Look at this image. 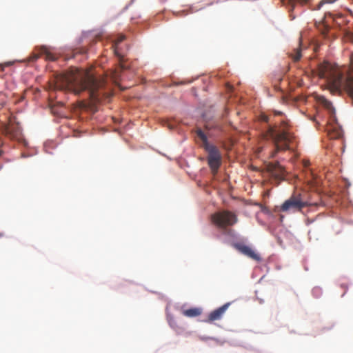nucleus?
I'll list each match as a JSON object with an SVG mask.
<instances>
[{
    "label": "nucleus",
    "instance_id": "f257e3e1",
    "mask_svg": "<svg viewBox=\"0 0 353 353\" xmlns=\"http://www.w3.org/2000/svg\"><path fill=\"white\" fill-rule=\"evenodd\" d=\"M57 83V88L68 90L74 94H79L84 90L88 91V95L93 103H99L110 94L104 92L103 88L105 81L103 78H96L88 70L75 69L70 73L62 75Z\"/></svg>",
    "mask_w": 353,
    "mask_h": 353
},
{
    "label": "nucleus",
    "instance_id": "f03ea898",
    "mask_svg": "<svg viewBox=\"0 0 353 353\" xmlns=\"http://www.w3.org/2000/svg\"><path fill=\"white\" fill-rule=\"evenodd\" d=\"M264 138L272 141L275 147L271 157H274L279 151L287 150L289 149V143L292 138L290 133L288 131V123L282 120L280 125H270L264 134Z\"/></svg>",
    "mask_w": 353,
    "mask_h": 353
},
{
    "label": "nucleus",
    "instance_id": "7ed1b4c3",
    "mask_svg": "<svg viewBox=\"0 0 353 353\" xmlns=\"http://www.w3.org/2000/svg\"><path fill=\"white\" fill-rule=\"evenodd\" d=\"M197 137L202 141V146L208 152V164L213 174H216L222 163V156L219 149L208 141L205 133L200 129L196 130Z\"/></svg>",
    "mask_w": 353,
    "mask_h": 353
},
{
    "label": "nucleus",
    "instance_id": "20e7f679",
    "mask_svg": "<svg viewBox=\"0 0 353 353\" xmlns=\"http://www.w3.org/2000/svg\"><path fill=\"white\" fill-rule=\"evenodd\" d=\"M321 103L322 105L327 110L330 114L326 127L328 135L331 139L340 138L342 136V129L338 123L332 103L324 97L321 99Z\"/></svg>",
    "mask_w": 353,
    "mask_h": 353
},
{
    "label": "nucleus",
    "instance_id": "39448f33",
    "mask_svg": "<svg viewBox=\"0 0 353 353\" xmlns=\"http://www.w3.org/2000/svg\"><path fill=\"white\" fill-rule=\"evenodd\" d=\"M211 221L216 227L225 229L234 225L238 221L237 216L229 210H222L211 215Z\"/></svg>",
    "mask_w": 353,
    "mask_h": 353
},
{
    "label": "nucleus",
    "instance_id": "423d86ee",
    "mask_svg": "<svg viewBox=\"0 0 353 353\" xmlns=\"http://www.w3.org/2000/svg\"><path fill=\"white\" fill-rule=\"evenodd\" d=\"M309 205L308 202L302 201L301 195H292L289 199L286 200L281 206L282 212L292 211L301 212L305 207Z\"/></svg>",
    "mask_w": 353,
    "mask_h": 353
},
{
    "label": "nucleus",
    "instance_id": "0eeeda50",
    "mask_svg": "<svg viewBox=\"0 0 353 353\" xmlns=\"http://www.w3.org/2000/svg\"><path fill=\"white\" fill-rule=\"evenodd\" d=\"M2 133L11 139H18L21 135V127L12 122V121L7 125H4L1 128Z\"/></svg>",
    "mask_w": 353,
    "mask_h": 353
},
{
    "label": "nucleus",
    "instance_id": "6e6552de",
    "mask_svg": "<svg viewBox=\"0 0 353 353\" xmlns=\"http://www.w3.org/2000/svg\"><path fill=\"white\" fill-rule=\"evenodd\" d=\"M266 169L276 179H283L285 170L279 162L268 163Z\"/></svg>",
    "mask_w": 353,
    "mask_h": 353
},
{
    "label": "nucleus",
    "instance_id": "1a4fd4ad",
    "mask_svg": "<svg viewBox=\"0 0 353 353\" xmlns=\"http://www.w3.org/2000/svg\"><path fill=\"white\" fill-rule=\"evenodd\" d=\"M234 246L238 251H239L241 253L243 254L244 255L248 256L249 258H250L254 261H261V259L259 254L256 253L252 249V248H250L248 245H245L244 244H242V243H236V244H234Z\"/></svg>",
    "mask_w": 353,
    "mask_h": 353
},
{
    "label": "nucleus",
    "instance_id": "9d476101",
    "mask_svg": "<svg viewBox=\"0 0 353 353\" xmlns=\"http://www.w3.org/2000/svg\"><path fill=\"white\" fill-rule=\"evenodd\" d=\"M230 303H226L223 305L221 307L212 311L208 316L207 322L212 323L213 321L220 320L224 313L226 312L228 308L229 307Z\"/></svg>",
    "mask_w": 353,
    "mask_h": 353
},
{
    "label": "nucleus",
    "instance_id": "9b49d317",
    "mask_svg": "<svg viewBox=\"0 0 353 353\" xmlns=\"http://www.w3.org/2000/svg\"><path fill=\"white\" fill-rule=\"evenodd\" d=\"M38 54H34L31 57L32 61H36L39 57L44 56L45 59L48 61L56 60V57L52 54L49 49L46 46H41L38 48Z\"/></svg>",
    "mask_w": 353,
    "mask_h": 353
},
{
    "label": "nucleus",
    "instance_id": "f8f14e48",
    "mask_svg": "<svg viewBox=\"0 0 353 353\" xmlns=\"http://www.w3.org/2000/svg\"><path fill=\"white\" fill-rule=\"evenodd\" d=\"M125 39V36L121 34L118 36L117 39L114 41L112 44V48L114 54L119 58V61L121 62L123 59V54L121 52V49L119 48V44L124 41Z\"/></svg>",
    "mask_w": 353,
    "mask_h": 353
},
{
    "label": "nucleus",
    "instance_id": "ddd939ff",
    "mask_svg": "<svg viewBox=\"0 0 353 353\" xmlns=\"http://www.w3.org/2000/svg\"><path fill=\"white\" fill-rule=\"evenodd\" d=\"M12 121L10 112L7 109H2L0 112V123L1 124V128L4 125L8 124Z\"/></svg>",
    "mask_w": 353,
    "mask_h": 353
},
{
    "label": "nucleus",
    "instance_id": "4468645a",
    "mask_svg": "<svg viewBox=\"0 0 353 353\" xmlns=\"http://www.w3.org/2000/svg\"><path fill=\"white\" fill-rule=\"evenodd\" d=\"M289 57L292 59L293 61L296 62L300 60L302 57L301 48V40L299 41V46L294 48L292 52H289Z\"/></svg>",
    "mask_w": 353,
    "mask_h": 353
},
{
    "label": "nucleus",
    "instance_id": "2eb2a0df",
    "mask_svg": "<svg viewBox=\"0 0 353 353\" xmlns=\"http://www.w3.org/2000/svg\"><path fill=\"white\" fill-rule=\"evenodd\" d=\"M201 314V310L199 308L194 307L185 310L183 312V314L188 317H196Z\"/></svg>",
    "mask_w": 353,
    "mask_h": 353
},
{
    "label": "nucleus",
    "instance_id": "dca6fc26",
    "mask_svg": "<svg viewBox=\"0 0 353 353\" xmlns=\"http://www.w3.org/2000/svg\"><path fill=\"white\" fill-rule=\"evenodd\" d=\"M282 114H283V113L281 112L274 111L273 116L262 115L261 119L266 123H269V122H271L273 121V117H274L276 116H281Z\"/></svg>",
    "mask_w": 353,
    "mask_h": 353
},
{
    "label": "nucleus",
    "instance_id": "f3484780",
    "mask_svg": "<svg viewBox=\"0 0 353 353\" xmlns=\"http://www.w3.org/2000/svg\"><path fill=\"white\" fill-rule=\"evenodd\" d=\"M86 52V50L85 49H75L74 50V56L77 54V53H81V54H83V53H85Z\"/></svg>",
    "mask_w": 353,
    "mask_h": 353
},
{
    "label": "nucleus",
    "instance_id": "a211bd4d",
    "mask_svg": "<svg viewBox=\"0 0 353 353\" xmlns=\"http://www.w3.org/2000/svg\"><path fill=\"white\" fill-rule=\"evenodd\" d=\"M323 3H324V2H323V1H321V2H320V3H319V7H320L321 5H323Z\"/></svg>",
    "mask_w": 353,
    "mask_h": 353
},
{
    "label": "nucleus",
    "instance_id": "6ab92c4d",
    "mask_svg": "<svg viewBox=\"0 0 353 353\" xmlns=\"http://www.w3.org/2000/svg\"><path fill=\"white\" fill-rule=\"evenodd\" d=\"M3 151L0 150V157L2 155Z\"/></svg>",
    "mask_w": 353,
    "mask_h": 353
}]
</instances>
